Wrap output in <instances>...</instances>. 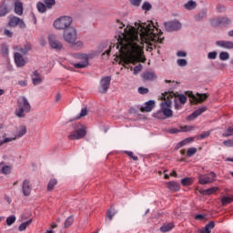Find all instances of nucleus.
<instances>
[{"label": "nucleus", "mask_w": 233, "mask_h": 233, "mask_svg": "<svg viewBox=\"0 0 233 233\" xmlns=\"http://www.w3.org/2000/svg\"><path fill=\"white\" fill-rule=\"evenodd\" d=\"M116 26L118 31L115 35V43H111L106 52L107 56L112 52L119 65L125 68H130V65L137 63L143 54V48L152 52L157 43H162L164 39L163 32L152 21L125 25L117 19Z\"/></svg>", "instance_id": "obj_1"}, {"label": "nucleus", "mask_w": 233, "mask_h": 233, "mask_svg": "<svg viewBox=\"0 0 233 233\" xmlns=\"http://www.w3.org/2000/svg\"><path fill=\"white\" fill-rule=\"evenodd\" d=\"M17 106L18 108L15 113L16 117H25V115L29 114V112L32 110V106L30 105L28 98L25 96H20L17 99Z\"/></svg>", "instance_id": "obj_2"}, {"label": "nucleus", "mask_w": 233, "mask_h": 233, "mask_svg": "<svg viewBox=\"0 0 233 233\" xmlns=\"http://www.w3.org/2000/svg\"><path fill=\"white\" fill-rule=\"evenodd\" d=\"M75 59H78L79 62L75 63L73 66L75 68H86L90 65V59H92V55L85 53H76L73 55Z\"/></svg>", "instance_id": "obj_3"}, {"label": "nucleus", "mask_w": 233, "mask_h": 233, "mask_svg": "<svg viewBox=\"0 0 233 233\" xmlns=\"http://www.w3.org/2000/svg\"><path fill=\"white\" fill-rule=\"evenodd\" d=\"M74 128L75 130L68 135V139L75 141L83 139L86 136V127L85 126L78 123L74 125Z\"/></svg>", "instance_id": "obj_4"}, {"label": "nucleus", "mask_w": 233, "mask_h": 233, "mask_svg": "<svg viewBox=\"0 0 233 233\" xmlns=\"http://www.w3.org/2000/svg\"><path fill=\"white\" fill-rule=\"evenodd\" d=\"M53 25L56 30H65L66 28H70L69 26L72 25V17L62 16L56 19Z\"/></svg>", "instance_id": "obj_5"}, {"label": "nucleus", "mask_w": 233, "mask_h": 233, "mask_svg": "<svg viewBox=\"0 0 233 233\" xmlns=\"http://www.w3.org/2000/svg\"><path fill=\"white\" fill-rule=\"evenodd\" d=\"M63 38L66 43L74 45L77 39V31H76V28L74 27H68L64 31Z\"/></svg>", "instance_id": "obj_6"}, {"label": "nucleus", "mask_w": 233, "mask_h": 233, "mask_svg": "<svg viewBox=\"0 0 233 233\" xmlns=\"http://www.w3.org/2000/svg\"><path fill=\"white\" fill-rule=\"evenodd\" d=\"M216 180V173L210 172L206 175H200L198 177V182L200 185H208L209 183H214Z\"/></svg>", "instance_id": "obj_7"}, {"label": "nucleus", "mask_w": 233, "mask_h": 233, "mask_svg": "<svg viewBox=\"0 0 233 233\" xmlns=\"http://www.w3.org/2000/svg\"><path fill=\"white\" fill-rule=\"evenodd\" d=\"M48 43L49 46H51L53 50H56V52H60V50H63V44L59 42L54 35H48Z\"/></svg>", "instance_id": "obj_8"}, {"label": "nucleus", "mask_w": 233, "mask_h": 233, "mask_svg": "<svg viewBox=\"0 0 233 233\" xmlns=\"http://www.w3.org/2000/svg\"><path fill=\"white\" fill-rule=\"evenodd\" d=\"M110 81H112L111 76H103L100 79V94H106V92H108V88H110Z\"/></svg>", "instance_id": "obj_9"}, {"label": "nucleus", "mask_w": 233, "mask_h": 233, "mask_svg": "<svg viewBox=\"0 0 233 233\" xmlns=\"http://www.w3.org/2000/svg\"><path fill=\"white\" fill-rule=\"evenodd\" d=\"M164 26L167 32H176L177 30H181L182 25L179 21H170V22H165Z\"/></svg>", "instance_id": "obj_10"}, {"label": "nucleus", "mask_w": 233, "mask_h": 233, "mask_svg": "<svg viewBox=\"0 0 233 233\" xmlns=\"http://www.w3.org/2000/svg\"><path fill=\"white\" fill-rule=\"evenodd\" d=\"M188 96L190 97L191 103H194L195 105H198V103H203L207 97H208V94H199L197 93L194 95L193 93H189Z\"/></svg>", "instance_id": "obj_11"}, {"label": "nucleus", "mask_w": 233, "mask_h": 233, "mask_svg": "<svg viewBox=\"0 0 233 233\" xmlns=\"http://www.w3.org/2000/svg\"><path fill=\"white\" fill-rule=\"evenodd\" d=\"M8 25L12 28H15V26H19V28H26V24H25V21L17 16L11 17Z\"/></svg>", "instance_id": "obj_12"}, {"label": "nucleus", "mask_w": 233, "mask_h": 233, "mask_svg": "<svg viewBox=\"0 0 233 233\" xmlns=\"http://www.w3.org/2000/svg\"><path fill=\"white\" fill-rule=\"evenodd\" d=\"M170 106H172V102L170 101H164L161 103V110L164 114V116L167 117H172V109H170Z\"/></svg>", "instance_id": "obj_13"}, {"label": "nucleus", "mask_w": 233, "mask_h": 233, "mask_svg": "<svg viewBox=\"0 0 233 233\" xmlns=\"http://www.w3.org/2000/svg\"><path fill=\"white\" fill-rule=\"evenodd\" d=\"M212 26H226V25H230V19L227 17H217L211 19Z\"/></svg>", "instance_id": "obj_14"}, {"label": "nucleus", "mask_w": 233, "mask_h": 233, "mask_svg": "<svg viewBox=\"0 0 233 233\" xmlns=\"http://www.w3.org/2000/svg\"><path fill=\"white\" fill-rule=\"evenodd\" d=\"M22 192L25 198H28L32 194V184L30 180L25 179L22 184Z\"/></svg>", "instance_id": "obj_15"}, {"label": "nucleus", "mask_w": 233, "mask_h": 233, "mask_svg": "<svg viewBox=\"0 0 233 233\" xmlns=\"http://www.w3.org/2000/svg\"><path fill=\"white\" fill-rule=\"evenodd\" d=\"M14 59L16 66L18 67L25 66V65H26V61L25 60L21 53H18V52L15 53Z\"/></svg>", "instance_id": "obj_16"}, {"label": "nucleus", "mask_w": 233, "mask_h": 233, "mask_svg": "<svg viewBox=\"0 0 233 233\" xmlns=\"http://www.w3.org/2000/svg\"><path fill=\"white\" fill-rule=\"evenodd\" d=\"M167 188L170 190V192H179V190H181V184L176 181H169L167 183Z\"/></svg>", "instance_id": "obj_17"}, {"label": "nucleus", "mask_w": 233, "mask_h": 233, "mask_svg": "<svg viewBox=\"0 0 233 233\" xmlns=\"http://www.w3.org/2000/svg\"><path fill=\"white\" fill-rule=\"evenodd\" d=\"M13 50H16L17 52H20L24 56H26L29 51L32 50V46L30 44H25L24 46H13Z\"/></svg>", "instance_id": "obj_18"}, {"label": "nucleus", "mask_w": 233, "mask_h": 233, "mask_svg": "<svg viewBox=\"0 0 233 233\" xmlns=\"http://www.w3.org/2000/svg\"><path fill=\"white\" fill-rule=\"evenodd\" d=\"M216 45L218 46H220V48H225L226 50H233L232 41L220 40V41H217Z\"/></svg>", "instance_id": "obj_19"}, {"label": "nucleus", "mask_w": 233, "mask_h": 233, "mask_svg": "<svg viewBox=\"0 0 233 233\" xmlns=\"http://www.w3.org/2000/svg\"><path fill=\"white\" fill-rule=\"evenodd\" d=\"M204 112H207V106H203L199 107L198 109L195 110L189 116L188 119H196L197 117H199L201 114Z\"/></svg>", "instance_id": "obj_20"}, {"label": "nucleus", "mask_w": 233, "mask_h": 233, "mask_svg": "<svg viewBox=\"0 0 233 233\" xmlns=\"http://www.w3.org/2000/svg\"><path fill=\"white\" fill-rule=\"evenodd\" d=\"M154 106H156V101L154 100H149L146 102L145 106L141 107L142 112H152L154 109Z\"/></svg>", "instance_id": "obj_21"}, {"label": "nucleus", "mask_w": 233, "mask_h": 233, "mask_svg": "<svg viewBox=\"0 0 233 233\" xmlns=\"http://www.w3.org/2000/svg\"><path fill=\"white\" fill-rule=\"evenodd\" d=\"M142 77L145 81H155L157 75L154 71H147L142 74Z\"/></svg>", "instance_id": "obj_22"}, {"label": "nucleus", "mask_w": 233, "mask_h": 233, "mask_svg": "<svg viewBox=\"0 0 233 233\" xmlns=\"http://www.w3.org/2000/svg\"><path fill=\"white\" fill-rule=\"evenodd\" d=\"M32 81L35 86H37V85H41V83L43 82V79L41 78V76L39 75L38 71L34 72Z\"/></svg>", "instance_id": "obj_23"}, {"label": "nucleus", "mask_w": 233, "mask_h": 233, "mask_svg": "<svg viewBox=\"0 0 233 233\" xmlns=\"http://www.w3.org/2000/svg\"><path fill=\"white\" fill-rule=\"evenodd\" d=\"M214 227H216V223L214 221H209L202 229H200V233H211Z\"/></svg>", "instance_id": "obj_24"}, {"label": "nucleus", "mask_w": 233, "mask_h": 233, "mask_svg": "<svg viewBox=\"0 0 233 233\" xmlns=\"http://www.w3.org/2000/svg\"><path fill=\"white\" fill-rule=\"evenodd\" d=\"M25 134H26V127L20 126L16 130V133L15 135V139H19L23 137V136H25Z\"/></svg>", "instance_id": "obj_25"}, {"label": "nucleus", "mask_w": 233, "mask_h": 233, "mask_svg": "<svg viewBox=\"0 0 233 233\" xmlns=\"http://www.w3.org/2000/svg\"><path fill=\"white\" fill-rule=\"evenodd\" d=\"M194 141V137H187L183 139L182 141L178 142L176 146L177 149L182 148V147H185L186 145H188V143H192Z\"/></svg>", "instance_id": "obj_26"}, {"label": "nucleus", "mask_w": 233, "mask_h": 233, "mask_svg": "<svg viewBox=\"0 0 233 233\" xmlns=\"http://www.w3.org/2000/svg\"><path fill=\"white\" fill-rule=\"evenodd\" d=\"M15 14L16 15H23V2L15 3Z\"/></svg>", "instance_id": "obj_27"}, {"label": "nucleus", "mask_w": 233, "mask_h": 233, "mask_svg": "<svg viewBox=\"0 0 233 233\" xmlns=\"http://www.w3.org/2000/svg\"><path fill=\"white\" fill-rule=\"evenodd\" d=\"M172 228H174V223L170 222L167 224H164L160 228V232H170V230H172Z\"/></svg>", "instance_id": "obj_28"}, {"label": "nucleus", "mask_w": 233, "mask_h": 233, "mask_svg": "<svg viewBox=\"0 0 233 233\" xmlns=\"http://www.w3.org/2000/svg\"><path fill=\"white\" fill-rule=\"evenodd\" d=\"M198 5L196 4V2H194V0H189L187 3H186L184 5V8L186 10H194V8H196Z\"/></svg>", "instance_id": "obj_29"}, {"label": "nucleus", "mask_w": 233, "mask_h": 233, "mask_svg": "<svg viewBox=\"0 0 233 233\" xmlns=\"http://www.w3.org/2000/svg\"><path fill=\"white\" fill-rule=\"evenodd\" d=\"M46 8H47L46 5L43 4V2H37L36 9L40 14H45V12H46Z\"/></svg>", "instance_id": "obj_30"}, {"label": "nucleus", "mask_w": 233, "mask_h": 233, "mask_svg": "<svg viewBox=\"0 0 233 233\" xmlns=\"http://www.w3.org/2000/svg\"><path fill=\"white\" fill-rule=\"evenodd\" d=\"M30 223H32V219H29L25 222H23L22 224H20V226L18 227V230L20 232H24V230H26L28 225H30Z\"/></svg>", "instance_id": "obj_31"}, {"label": "nucleus", "mask_w": 233, "mask_h": 233, "mask_svg": "<svg viewBox=\"0 0 233 233\" xmlns=\"http://www.w3.org/2000/svg\"><path fill=\"white\" fill-rule=\"evenodd\" d=\"M221 203L223 207H227V205H230V203H233V198L230 197H223L221 198Z\"/></svg>", "instance_id": "obj_32"}, {"label": "nucleus", "mask_w": 233, "mask_h": 233, "mask_svg": "<svg viewBox=\"0 0 233 233\" xmlns=\"http://www.w3.org/2000/svg\"><path fill=\"white\" fill-rule=\"evenodd\" d=\"M220 61H228L230 59V55L228 52L222 51L219 53Z\"/></svg>", "instance_id": "obj_33"}, {"label": "nucleus", "mask_w": 233, "mask_h": 233, "mask_svg": "<svg viewBox=\"0 0 233 233\" xmlns=\"http://www.w3.org/2000/svg\"><path fill=\"white\" fill-rule=\"evenodd\" d=\"M205 17H207V10H202L195 16V19L197 21H201L202 19H205Z\"/></svg>", "instance_id": "obj_34"}, {"label": "nucleus", "mask_w": 233, "mask_h": 233, "mask_svg": "<svg viewBox=\"0 0 233 233\" xmlns=\"http://www.w3.org/2000/svg\"><path fill=\"white\" fill-rule=\"evenodd\" d=\"M223 137H230L233 136V127H228L222 134Z\"/></svg>", "instance_id": "obj_35"}, {"label": "nucleus", "mask_w": 233, "mask_h": 233, "mask_svg": "<svg viewBox=\"0 0 233 233\" xmlns=\"http://www.w3.org/2000/svg\"><path fill=\"white\" fill-rule=\"evenodd\" d=\"M181 185L182 187H190V185H192V178L190 177L182 178Z\"/></svg>", "instance_id": "obj_36"}, {"label": "nucleus", "mask_w": 233, "mask_h": 233, "mask_svg": "<svg viewBox=\"0 0 233 233\" xmlns=\"http://www.w3.org/2000/svg\"><path fill=\"white\" fill-rule=\"evenodd\" d=\"M8 14V7L5 5H0V17H5Z\"/></svg>", "instance_id": "obj_37"}, {"label": "nucleus", "mask_w": 233, "mask_h": 233, "mask_svg": "<svg viewBox=\"0 0 233 233\" xmlns=\"http://www.w3.org/2000/svg\"><path fill=\"white\" fill-rule=\"evenodd\" d=\"M154 117H156L157 119H167V117L165 116V114L163 113L162 109L160 108V110H158L157 112L154 113Z\"/></svg>", "instance_id": "obj_38"}, {"label": "nucleus", "mask_w": 233, "mask_h": 233, "mask_svg": "<svg viewBox=\"0 0 233 233\" xmlns=\"http://www.w3.org/2000/svg\"><path fill=\"white\" fill-rule=\"evenodd\" d=\"M107 218L110 219V221H112V218H114V216H116V208H114V207H111L108 210H107Z\"/></svg>", "instance_id": "obj_39"}, {"label": "nucleus", "mask_w": 233, "mask_h": 233, "mask_svg": "<svg viewBox=\"0 0 233 233\" xmlns=\"http://www.w3.org/2000/svg\"><path fill=\"white\" fill-rule=\"evenodd\" d=\"M57 185V180L56 178L51 179L47 184V190H53L54 187Z\"/></svg>", "instance_id": "obj_40"}, {"label": "nucleus", "mask_w": 233, "mask_h": 233, "mask_svg": "<svg viewBox=\"0 0 233 233\" xmlns=\"http://www.w3.org/2000/svg\"><path fill=\"white\" fill-rule=\"evenodd\" d=\"M214 192H218V187L208 188L203 191V194H205V196H212V194H214Z\"/></svg>", "instance_id": "obj_41"}, {"label": "nucleus", "mask_w": 233, "mask_h": 233, "mask_svg": "<svg viewBox=\"0 0 233 233\" xmlns=\"http://www.w3.org/2000/svg\"><path fill=\"white\" fill-rule=\"evenodd\" d=\"M14 223H15V216L11 215L10 217H8L6 218V225L8 227H12V225H14Z\"/></svg>", "instance_id": "obj_42"}, {"label": "nucleus", "mask_w": 233, "mask_h": 233, "mask_svg": "<svg viewBox=\"0 0 233 233\" xmlns=\"http://www.w3.org/2000/svg\"><path fill=\"white\" fill-rule=\"evenodd\" d=\"M142 10H145V12H150V10H152V5L149 2H144L142 5Z\"/></svg>", "instance_id": "obj_43"}, {"label": "nucleus", "mask_w": 233, "mask_h": 233, "mask_svg": "<svg viewBox=\"0 0 233 233\" xmlns=\"http://www.w3.org/2000/svg\"><path fill=\"white\" fill-rule=\"evenodd\" d=\"M72 223H74V217L73 216H69L65 222V228H68V227L72 226Z\"/></svg>", "instance_id": "obj_44"}, {"label": "nucleus", "mask_w": 233, "mask_h": 233, "mask_svg": "<svg viewBox=\"0 0 233 233\" xmlns=\"http://www.w3.org/2000/svg\"><path fill=\"white\" fill-rule=\"evenodd\" d=\"M177 65L178 66L183 67V66H187L188 65V62L185 58H180L177 60Z\"/></svg>", "instance_id": "obj_45"}, {"label": "nucleus", "mask_w": 233, "mask_h": 233, "mask_svg": "<svg viewBox=\"0 0 233 233\" xmlns=\"http://www.w3.org/2000/svg\"><path fill=\"white\" fill-rule=\"evenodd\" d=\"M46 7L50 9L56 5V0H44Z\"/></svg>", "instance_id": "obj_46"}, {"label": "nucleus", "mask_w": 233, "mask_h": 233, "mask_svg": "<svg viewBox=\"0 0 233 233\" xmlns=\"http://www.w3.org/2000/svg\"><path fill=\"white\" fill-rule=\"evenodd\" d=\"M196 152H198V148L196 147H189L187 151V157H192V156H194V154H196Z\"/></svg>", "instance_id": "obj_47"}, {"label": "nucleus", "mask_w": 233, "mask_h": 233, "mask_svg": "<svg viewBox=\"0 0 233 233\" xmlns=\"http://www.w3.org/2000/svg\"><path fill=\"white\" fill-rule=\"evenodd\" d=\"M10 172H12V167L10 166L2 167V174H5L6 176L10 174Z\"/></svg>", "instance_id": "obj_48"}, {"label": "nucleus", "mask_w": 233, "mask_h": 233, "mask_svg": "<svg viewBox=\"0 0 233 233\" xmlns=\"http://www.w3.org/2000/svg\"><path fill=\"white\" fill-rule=\"evenodd\" d=\"M210 136V131H206L201 133L199 136L197 137V139H205Z\"/></svg>", "instance_id": "obj_49"}, {"label": "nucleus", "mask_w": 233, "mask_h": 233, "mask_svg": "<svg viewBox=\"0 0 233 233\" xmlns=\"http://www.w3.org/2000/svg\"><path fill=\"white\" fill-rule=\"evenodd\" d=\"M125 154H127L128 156V157H131V159H133V161H137V159H138L137 156H134V152H132V151H125Z\"/></svg>", "instance_id": "obj_50"}, {"label": "nucleus", "mask_w": 233, "mask_h": 233, "mask_svg": "<svg viewBox=\"0 0 233 233\" xmlns=\"http://www.w3.org/2000/svg\"><path fill=\"white\" fill-rule=\"evenodd\" d=\"M178 102L180 105H185V103H187V96L185 95H179Z\"/></svg>", "instance_id": "obj_51"}, {"label": "nucleus", "mask_w": 233, "mask_h": 233, "mask_svg": "<svg viewBox=\"0 0 233 233\" xmlns=\"http://www.w3.org/2000/svg\"><path fill=\"white\" fill-rule=\"evenodd\" d=\"M167 132L168 134H179L180 129H178L177 127H171V128L167 129Z\"/></svg>", "instance_id": "obj_52"}, {"label": "nucleus", "mask_w": 233, "mask_h": 233, "mask_svg": "<svg viewBox=\"0 0 233 233\" xmlns=\"http://www.w3.org/2000/svg\"><path fill=\"white\" fill-rule=\"evenodd\" d=\"M138 94H141L142 96H145V94H148V88L144 86L138 87Z\"/></svg>", "instance_id": "obj_53"}, {"label": "nucleus", "mask_w": 233, "mask_h": 233, "mask_svg": "<svg viewBox=\"0 0 233 233\" xmlns=\"http://www.w3.org/2000/svg\"><path fill=\"white\" fill-rule=\"evenodd\" d=\"M218 57V52L213 51V52H209L208 54V59H217Z\"/></svg>", "instance_id": "obj_54"}, {"label": "nucleus", "mask_w": 233, "mask_h": 233, "mask_svg": "<svg viewBox=\"0 0 233 233\" xmlns=\"http://www.w3.org/2000/svg\"><path fill=\"white\" fill-rule=\"evenodd\" d=\"M1 52L4 57H8V47L6 46H2Z\"/></svg>", "instance_id": "obj_55"}, {"label": "nucleus", "mask_w": 233, "mask_h": 233, "mask_svg": "<svg viewBox=\"0 0 233 233\" xmlns=\"http://www.w3.org/2000/svg\"><path fill=\"white\" fill-rule=\"evenodd\" d=\"M142 68H143V66H141V64L135 66L134 69H133L135 76H137V74H139V72H141Z\"/></svg>", "instance_id": "obj_56"}, {"label": "nucleus", "mask_w": 233, "mask_h": 233, "mask_svg": "<svg viewBox=\"0 0 233 233\" xmlns=\"http://www.w3.org/2000/svg\"><path fill=\"white\" fill-rule=\"evenodd\" d=\"M86 114H88V110L86 109V107H85L81 110L80 115L76 117V119H79L80 117H85Z\"/></svg>", "instance_id": "obj_57"}, {"label": "nucleus", "mask_w": 233, "mask_h": 233, "mask_svg": "<svg viewBox=\"0 0 233 233\" xmlns=\"http://www.w3.org/2000/svg\"><path fill=\"white\" fill-rule=\"evenodd\" d=\"M132 6H140L143 0H129Z\"/></svg>", "instance_id": "obj_58"}, {"label": "nucleus", "mask_w": 233, "mask_h": 233, "mask_svg": "<svg viewBox=\"0 0 233 233\" xmlns=\"http://www.w3.org/2000/svg\"><path fill=\"white\" fill-rule=\"evenodd\" d=\"M180 132H190L192 130V127L185 126L179 128Z\"/></svg>", "instance_id": "obj_59"}, {"label": "nucleus", "mask_w": 233, "mask_h": 233, "mask_svg": "<svg viewBox=\"0 0 233 233\" xmlns=\"http://www.w3.org/2000/svg\"><path fill=\"white\" fill-rule=\"evenodd\" d=\"M223 145H225V147H233V140L232 139L224 140Z\"/></svg>", "instance_id": "obj_60"}, {"label": "nucleus", "mask_w": 233, "mask_h": 233, "mask_svg": "<svg viewBox=\"0 0 233 233\" xmlns=\"http://www.w3.org/2000/svg\"><path fill=\"white\" fill-rule=\"evenodd\" d=\"M177 57H187V52H185V51H177Z\"/></svg>", "instance_id": "obj_61"}, {"label": "nucleus", "mask_w": 233, "mask_h": 233, "mask_svg": "<svg viewBox=\"0 0 233 233\" xmlns=\"http://www.w3.org/2000/svg\"><path fill=\"white\" fill-rule=\"evenodd\" d=\"M15 137H5V139H3V141H4V145L5 144V143H11V141H15Z\"/></svg>", "instance_id": "obj_62"}, {"label": "nucleus", "mask_w": 233, "mask_h": 233, "mask_svg": "<svg viewBox=\"0 0 233 233\" xmlns=\"http://www.w3.org/2000/svg\"><path fill=\"white\" fill-rule=\"evenodd\" d=\"M4 34L7 36V37H12V35H14V33H12L10 30L8 29H5Z\"/></svg>", "instance_id": "obj_63"}, {"label": "nucleus", "mask_w": 233, "mask_h": 233, "mask_svg": "<svg viewBox=\"0 0 233 233\" xmlns=\"http://www.w3.org/2000/svg\"><path fill=\"white\" fill-rule=\"evenodd\" d=\"M175 108L176 110H179L181 108V103L175 99Z\"/></svg>", "instance_id": "obj_64"}]
</instances>
